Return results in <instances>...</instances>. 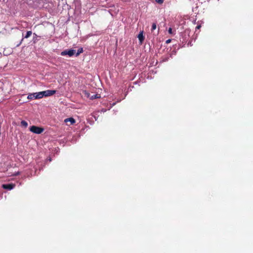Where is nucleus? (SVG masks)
Segmentation results:
<instances>
[{"label": "nucleus", "mask_w": 253, "mask_h": 253, "mask_svg": "<svg viewBox=\"0 0 253 253\" xmlns=\"http://www.w3.org/2000/svg\"><path fill=\"white\" fill-rule=\"evenodd\" d=\"M30 130L36 134H41L44 131V129L41 127L32 126L30 127Z\"/></svg>", "instance_id": "1"}, {"label": "nucleus", "mask_w": 253, "mask_h": 253, "mask_svg": "<svg viewBox=\"0 0 253 253\" xmlns=\"http://www.w3.org/2000/svg\"><path fill=\"white\" fill-rule=\"evenodd\" d=\"M76 53V50L74 49H69L68 50H65L61 52V55L62 56L69 55V56H72Z\"/></svg>", "instance_id": "2"}, {"label": "nucleus", "mask_w": 253, "mask_h": 253, "mask_svg": "<svg viewBox=\"0 0 253 253\" xmlns=\"http://www.w3.org/2000/svg\"><path fill=\"white\" fill-rule=\"evenodd\" d=\"M42 95L43 97H47V96H50L53 95L56 93V90H46L45 91H42Z\"/></svg>", "instance_id": "3"}, {"label": "nucleus", "mask_w": 253, "mask_h": 253, "mask_svg": "<svg viewBox=\"0 0 253 253\" xmlns=\"http://www.w3.org/2000/svg\"><path fill=\"white\" fill-rule=\"evenodd\" d=\"M2 187L5 189L11 190L14 187V185L12 184H3Z\"/></svg>", "instance_id": "4"}, {"label": "nucleus", "mask_w": 253, "mask_h": 253, "mask_svg": "<svg viewBox=\"0 0 253 253\" xmlns=\"http://www.w3.org/2000/svg\"><path fill=\"white\" fill-rule=\"evenodd\" d=\"M138 38L139 39V41L141 43H142L144 40V37L143 36V32L142 31L139 33V34L138 35Z\"/></svg>", "instance_id": "5"}, {"label": "nucleus", "mask_w": 253, "mask_h": 253, "mask_svg": "<svg viewBox=\"0 0 253 253\" xmlns=\"http://www.w3.org/2000/svg\"><path fill=\"white\" fill-rule=\"evenodd\" d=\"M35 99H41L43 97L42 91L34 93Z\"/></svg>", "instance_id": "6"}, {"label": "nucleus", "mask_w": 253, "mask_h": 253, "mask_svg": "<svg viewBox=\"0 0 253 253\" xmlns=\"http://www.w3.org/2000/svg\"><path fill=\"white\" fill-rule=\"evenodd\" d=\"M101 96L99 94H96L91 95L90 99L93 100L94 99L100 98Z\"/></svg>", "instance_id": "7"}, {"label": "nucleus", "mask_w": 253, "mask_h": 253, "mask_svg": "<svg viewBox=\"0 0 253 253\" xmlns=\"http://www.w3.org/2000/svg\"><path fill=\"white\" fill-rule=\"evenodd\" d=\"M68 121L70 122L71 124L72 125L75 123V120L73 118H67L65 120V122H67Z\"/></svg>", "instance_id": "8"}, {"label": "nucleus", "mask_w": 253, "mask_h": 253, "mask_svg": "<svg viewBox=\"0 0 253 253\" xmlns=\"http://www.w3.org/2000/svg\"><path fill=\"white\" fill-rule=\"evenodd\" d=\"M83 93L85 97L90 99L91 95L88 91L84 90L83 91Z\"/></svg>", "instance_id": "9"}, {"label": "nucleus", "mask_w": 253, "mask_h": 253, "mask_svg": "<svg viewBox=\"0 0 253 253\" xmlns=\"http://www.w3.org/2000/svg\"><path fill=\"white\" fill-rule=\"evenodd\" d=\"M27 98L29 99H35V95L34 93H30L28 95Z\"/></svg>", "instance_id": "10"}, {"label": "nucleus", "mask_w": 253, "mask_h": 253, "mask_svg": "<svg viewBox=\"0 0 253 253\" xmlns=\"http://www.w3.org/2000/svg\"><path fill=\"white\" fill-rule=\"evenodd\" d=\"M32 34V31H28L26 33V35L25 36L24 38L26 39L29 38L31 36Z\"/></svg>", "instance_id": "11"}, {"label": "nucleus", "mask_w": 253, "mask_h": 253, "mask_svg": "<svg viewBox=\"0 0 253 253\" xmlns=\"http://www.w3.org/2000/svg\"><path fill=\"white\" fill-rule=\"evenodd\" d=\"M21 125L25 127L28 126V123L25 121H22L21 122Z\"/></svg>", "instance_id": "12"}, {"label": "nucleus", "mask_w": 253, "mask_h": 253, "mask_svg": "<svg viewBox=\"0 0 253 253\" xmlns=\"http://www.w3.org/2000/svg\"><path fill=\"white\" fill-rule=\"evenodd\" d=\"M83 52V48H80L78 49V52L76 53V56H78L80 55L81 53Z\"/></svg>", "instance_id": "13"}, {"label": "nucleus", "mask_w": 253, "mask_h": 253, "mask_svg": "<svg viewBox=\"0 0 253 253\" xmlns=\"http://www.w3.org/2000/svg\"><path fill=\"white\" fill-rule=\"evenodd\" d=\"M156 28H157L156 24L155 23H153L152 26L151 31H153L154 30H155L156 29Z\"/></svg>", "instance_id": "14"}, {"label": "nucleus", "mask_w": 253, "mask_h": 253, "mask_svg": "<svg viewBox=\"0 0 253 253\" xmlns=\"http://www.w3.org/2000/svg\"><path fill=\"white\" fill-rule=\"evenodd\" d=\"M155 1L159 4H162L164 2V0H155Z\"/></svg>", "instance_id": "15"}, {"label": "nucleus", "mask_w": 253, "mask_h": 253, "mask_svg": "<svg viewBox=\"0 0 253 253\" xmlns=\"http://www.w3.org/2000/svg\"><path fill=\"white\" fill-rule=\"evenodd\" d=\"M168 32L169 34H172V28H169L168 30Z\"/></svg>", "instance_id": "16"}, {"label": "nucleus", "mask_w": 253, "mask_h": 253, "mask_svg": "<svg viewBox=\"0 0 253 253\" xmlns=\"http://www.w3.org/2000/svg\"><path fill=\"white\" fill-rule=\"evenodd\" d=\"M170 42H171V40L169 39V40H167V41H166V43H169Z\"/></svg>", "instance_id": "17"}, {"label": "nucleus", "mask_w": 253, "mask_h": 253, "mask_svg": "<svg viewBox=\"0 0 253 253\" xmlns=\"http://www.w3.org/2000/svg\"><path fill=\"white\" fill-rule=\"evenodd\" d=\"M201 25H198V26H197V27H196V29H200V28H201Z\"/></svg>", "instance_id": "18"}]
</instances>
